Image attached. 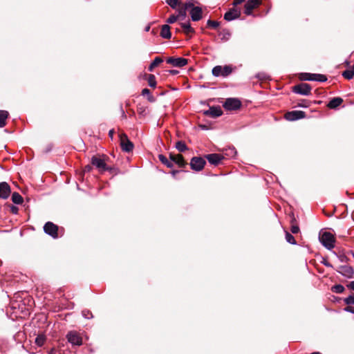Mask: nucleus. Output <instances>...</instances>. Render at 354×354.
Returning <instances> with one entry per match:
<instances>
[{
  "label": "nucleus",
  "instance_id": "nucleus-1",
  "mask_svg": "<svg viewBox=\"0 0 354 354\" xmlns=\"http://www.w3.org/2000/svg\"><path fill=\"white\" fill-rule=\"evenodd\" d=\"M319 241L328 250H331L335 246V238L333 235L328 232H324L319 234Z\"/></svg>",
  "mask_w": 354,
  "mask_h": 354
},
{
  "label": "nucleus",
  "instance_id": "nucleus-2",
  "mask_svg": "<svg viewBox=\"0 0 354 354\" xmlns=\"http://www.w3.org/2000/svg\"><path fill=\"white\" fill-rule=\"evenodd\" d=\"M300 78L304 81H317L320 82H324L327 80L324 75L309 73H301Z\"/></svg>",
  "mask_w": 354,
  "mask_h": 354
},
{
  "label": "nucleus",
  "instance_id": "nucleus-3",
  "mask_svg": "<svg viewBox=\"0 0 354 354\" xmlns=\"http://www.w3.org/2000/svg\"><path fill=\"white\" fill-rule=\"evenodd\" d=\"M44 231L46 234L50 236L53 239L58 238L59 227L53 222L48 221L44 225Z\"/></svg>",
  "mask_w": 354,
  "mask_h": 354
},
{
  "label": "nucleus",
  "instance_id": "nucleus-4",
  "mask_svg": "<svg viewBox=\"0 0 354 354\" xmlns=\"http://www.w3.org/2000/svg\"><path fill=\"white\" fill-rule=\"evenodd\" d=\"M232 70V68L230 66H216L212 68V75L215 77H227L231 73Z\"/></svg>",
  "mask_w": 354,
  "mask_h": 354
},
{
  "label": "nucleus",
  "instance_id": "nucleus-5",
  "mask_svg": "<svg viewBox=\"0 0 354 354\" xmlns=\"http://www.w3.org/2000/svg\"><path fill=\"white\" fill-rule=\"evenodd\" d=\"M223 106L227 111H236L241 106V102L237 98H227Z\"/></svg>",
  "mask_w": 354,
  "mask_h": 354
},
{
  "label": "nucleus",
  "instance_id": "nucleus-6",
  "mask_svg": "<svg viewBox=\"0 0 354 354\" xmlns=\"http://www.w3.org/2000/svg\"><path fill=\"white\" fill-rule=\"evenodd\" d=\"M120 146L122 149L125 152H131L133 149V144L129 140L125 133L120 135Z\"/></svg>",
  "mask_w": 354,
  "mask_h": 354
},
{
  "label": "nucleus",
  "instance_id": "nucleus-7",
  "mask_svg": "<svg viewBox=\"0 0 354 354\" xmlns=\"http://www.w3.org/2000/svg\"><path fill=\"white\" fill-rule=\"evenodd\" d=\"M292 91L302 95H309L311 91V86L307 83H301L295 85L292 88Z\"/></svg>",
  "mask_w": 354,
  "mask_h": 354
},
{
  "label": "nucleus",
  "instance_id": "nucleus-8",
  "mask_svg": "<svg viewBox=\"0 0 354 354\" xmlns=\"http://www.w3.org/2000/svg\"><path fill=\"white\" fill-rule=\"evenodd\" d=\"M205 164L206 162L205 159L201 157H193L190 161V167L192 169L196 171H201L204 168Z\"/></svg>",
  "mask_w": 354,
  "mask_h": 354
},
{
  "label": "nucleus",
  "instance_id": "nucleus-9",
  "mask_svg": "<svg viewBox=\"0 0 354 354\" xmlns=\"http://www.w3.org/2000/svg\"><path fill=\"white\" fill-rule=\"evenodd\" d=\"M68 342L72 345L80 346L82 344V339L76 331H70L66 335Z\"/></svg>",
  "mask_w": 354,
  "mask_h": 354
},
{
  "label": "nucleus",
  "instance_id": "nucleus-10",
  "mask_svg": "<svg viewBox=\"0 0 354 354\" xmlns=\"http://www.w3.org/2000/svg\"><path fill=\"white\" fill-rule=\"evenodd\" d=\"M306 117L305 112L302 111H292L285 114V118L288 121H295Z\"/></svg>",
  "mask_w": 354,
  "mask_h": 354
},
{
  "label": "nucleus",
  "instance_id": "nucleus-11",
  "mask_svg": "<svg viewBox=\"0 0 354 354\" xmlns=\"http://www.w3.org/2000/svg\"><path fill=\"white\" fill-rule=\"evenodd\" d=\"M167 62L174 67H183L187 64V59L183 57H169Z\"/></svg>",
  "mask_w": 354,
  "mask_h": 354
},
{
  "label": "nucleus",
  "instance_id": "nucleus-12",
  "mask_svg": "<svg viewBox=\"0 0 354 354\" xmlns=\"http://www.w3.org/2000/svg\"><path fill=\"white\" fill-rule=\"evenodd\" d=\"M205 157L211 165L214 166H217L224 159V155L219 153H210Z\"/></svg>",
  "mask_w": 354,
  "mask_h": 354
},
{
  "label": "nucleus",
  "instance_id": "nucleus-13",
  "mask_svg": "<svg viewBox=\"0 0 354 354\" xmlns=\"http://www.w3.org/2000/svg\"><path fill=\"white\" fill-rule=\"evenodd\" d=\"M11 193V188L6 182L0 183V198L7 199Z\"/></svg>",
  "mask_w": 354,
  "mask_h": 354
},
{
  "label": "nucleus",
  "instance_id": "nucleus-14",
  "mask_svg": "<svg viewBox=\"0 0 354 354\" xmlns=\"http://www.w3.org/2000/svg\"><path fill=\"white\" fill-rule=\"evenodd\" d=\"M241 15V11L235 8L230 9L224 15V19L227 21L238 19Z\"/></svg>",
  "mask_w": 354,
  "mask_h": 354
},
{
  "label": "nucleus",
  "instance_id": "nucleus-15",
  "mask_svg": "<svg viewBox=\"0 0 354 354\" xmlns=\"http://www.w3.org/2000/svg\"><path fill=\"white\" fill-rule=\"evenodd\" d=\"M261 3V0H248L244 6V13L247 15H251L253 9Z\"/></svg>",
  "mask_w": 354,
  "mask_h": 354
},
{
  "label": "nucleus",
  "instance_id": "nucleus-16",
  "mask_svg": "<svg viewBox=\"0 0 354 354\" xmlns=\"http://www.w3.org/2000/svg\"><path fill=\"white\" fill-rule=\"evenodd\" d=\"M91 163L93 166H95L101 171L108 170V167L106 166V164L105 163L104 160L102 158L93 156L91 158Z\"/></svg>",
  "mask_w": 354,
  "mask_h": 354
},
{
  "label": "nucleus",
  "instance_id": "nucleus-17",
  "mask_svg": "<svg viewBox=\"0 0 354 354\" xmlns=\"http://www.w3.org/2000/svg\"><path fill=\"white\" fill-rule=\"evenodd\" d=\"M336 270L347 278H352L354 274V270L349 266H340Z\"/></svg>",
  "mask_w": 354,
  "mask_h": 354
},
{
  "label": "nucleus",
  "instance_id": "nucleus-18",
  "mask_svg": "<svg viewBox=\"0 0 354 354\" xmlns=\"http://www.w3.org/2000/svg\"><path fill=\"white\" fill-rule=\"evenodd\" d=\"M191 10L189 14L191 15L192 20L194 21H198L202 18V9L198 6H191Z\"/></svg>",
  "mask_w": 354,
  "mask_h": 354
},
{
  "label": "nucleus",
  "instance_id": "nucleus-19",
  "mask_svg": "<svg viewBox=\"0 0 354 354\" xmlns=\"http://www.w3.org/2000/svg\"><path fill=\"white\" fill-rule=\"evenodd\" d=\"M204 115L211 116L212 118H217L223 114V111L220 106H212L208 110L203 112Z\"/></svg>",
  "mask_w": 354,
  "mask_h": 354
},
{
  "label": "nucleus",
  "instance_id": "nucleus-20",
  "mask_svg": "<svg viewBox=\"0 0 354 354\" xmlns=\"http://www.w3.org/2000/svg\"><path fill=\"white\" fill-rule=\"evenodd\" d=\"M169 158L171 161V162H174L176 163V165H178L179 167H184L187 163L185 161L182 155L180 154H172V153H170L169 155Z\"/></svg>",
  "mask_w": 354,
  "mask_h": 354
},
{
  "label": "nucleus",
  "instance_id": "nucleus-21",
  "mask_svg": "<svg viewBox=\"0 0 354 354\" xmlns=\"http://www.w3.org/2000/svg\"><path fill=\"white\" fill-rule=\"evenodd\" d=\"M343 102V99L339 97H333L327 104L329 109H334L340 106Z\"/></svg>",
  "mask_w": 354,
  "mask_h": 354
},
{
  "label": "nucleus",
  "instance_id": "nucleus-22",
  "mask_svg": "<svg viewBox=\"0 0 354 354\" xmlns=\"http://www.w3.org/2000/svg\"><path fill=\"white\" fill-rule=\"evenodd\" d=\"M160 36L164 39H170L171 37V33L170 31V27L167 24H165L162 26L160 30Z\"/></svg>",
  "mask_w": 354,
  "mask_h": 354
},
{
  "label": "nucleus",
  "instance_id": "nucleus-23",
  "mask_svg": "<svg viewBox=\"0 0 354 354\" xmlns=\"http://www.w3.org/2000/svg\"><path fill=\"white\" fill-rule=\"evenodd\" d=\"M191 6H193V3L191 2H187L185 3L184 6L178 10V17H182L183 18L186 16V10L189 9Z\"/></svg>",
  "mask_w": 354,
  "mask_h": 354
},
{
  "label": "nucleus",
  "instance_id": "nucleus-24",
  "mask_svg": "<svg viewBox=\"0 0 354 354\" xmlns=\"http://www.w3.org/2000/svg\"><path fill=\"white\" fill-rule=\"evenodd\" d=\"M8 112L4 110H0V128H2L6 124V119L8 117Z\"/></svg>",
  "mask_w": 354,
  "mask_h": 354
},
{
  "label": "nucleus",
  "instance_id": "nucleus-25",
  "mask_svg": "<svg viewBox=\"0 0 354 354\" xmlns=\"http://www.w3.org/2000/svg\"><path fill=\"white\" fill-rule=\"evenodd\" d=\"M12 201L17 205H20L23 203L24 199L22 196L17 192H14L12 194Z\"/></svg>",
  "mask_w": 354,
  "mask_h": 354
},
{
  "label": "nucleus",
  "instance_id": "nucleus-26",
  "mask_svg": "<svg viewBox=\"0 0 354 354\" xmlns=\"http://www.w3.org/2000/svg\"><path fill=\"white\" fill-rule=\"evenodd\" d=\"M158 158H159V160L162 163L164 164L165 165H166L167 167L169 168H171L173 167V163L171 162V160H169L166 156H165L164 155L162 154H159L158 155Z\"/></svg>",
  "mask_w": 354,
  "mask_h": 354
},
{
  "label": "nucleus",
  "instance_id": "nucleus-27",
  "mask_svg": "<svg viewBox=\"0 0 354 354\" xmlns=\"http://www.w3.org/2000/svg\"><path fill=\"white\" fill-rule=\"evenodd\" d=\"M163 62V59L160 57H156L153 61L150 64L148 70L149 71H153V68L156 67L158 64L162 63Z\"/></svg>",
  "mask_w": 354,
  "mask_h": 354
},
{
  "label": "nucleus",
  "instance_id": "nucleus-28",
  "mask_svg": "<svg viewBox=\"0 0 354 354\" xmlns=\"http://www.w3.org/2000/svg\"><path fill=\"white\" fill-rule=\"evenodd\" d=\"M236 153V149L234 147H231L225 149L224 155L228 158H234Z\"/></svg>",
  "mask_w": 354,
  "mask_h": 354
},
{
  "label": "nucleus",
  "instance_id": "nucleus-29",
  "mask_svg": "<svg viewBox=\"0 0 354 354\" xmlns=\"http://www.w3.org/2000/svg\"><path fill=\"white\" fill-rule=\"evenodd\" d=\"M176 148L180 152H184V151H185L186 150L188 149V148H187L186 144L185 143V142L181 141V140L178 141L176 143Z\"/></svg>",
  "mask_w": 354,
  "mask_h": 354
},
{
  "label": "nucleus",
  "instance_id": "nucleus-30",
  "mask_svg": "<svg viewBox=\"0 0 354 354\" xmlns=\"http://www.w3.org/2000/svg\"><path fill=\"white\" fill-rule=\"evenodd\" d=\"M181 27L183 29V31L186 35L192 33L194 31V29L191 27V25L189 22L181 24Z\"/></svg>",
  "mask_w": 354,
  "mask_h": 354
},
{
  "label": "nucleus",
  "instance_id": "nucleus-31",
  "mask_svg": "<svg viewBox=\"0 0 354 354\" xmlns=\"http://www.w3.org/2000/svg\"><path fill=\"white\" fill-rule=\"evenodd\" d=\"M342 76L347 80H351L354 76V72L351 68L347 69L342 73Z\"/></svg>",
  "mask_w": 354,
  "mask_h": 354
},
{
  "label": "nucleus",
  "instance_id": "nucleus-32",
  "mask_svg": "<svg viewBox=\"0 0 354 354\" xmlns=\"http://www.w3.org/2000/svg\"><path fill=\"white\" fill-rule=\"evenodd\" d=\"M344 290V287L341 284H336L332 287V291L338 294L342 293Z\"/></svg>",
  "mask_w": 354,
  "mask_h": 354
},
{
  "label": "nucleus",
  "instance_id": "nucleus-33",
  "mask_svg": "<svg viewBox=\"0 0 354 354\" xmlns=\"http://www.w3.org/2000/svg\"><path fill=\"white\" fill-rule=\"evenodd\" d=\"M46 341V337L44 335H39L35 338V343L37 346H41L44 345V342Z\"/></svg>",
  "mask_w": 354,
  "mask_h": 354
},
{
  "label": "nucleus",
  "instance_id": "nucleus-34",
  "mask_svg": "<svg viewBox=\"0 0 354 354\" xmlns=\"http://www.w3.org/2000/svg\"><path fill=\"white\" fill-rule=\"evenodd\" d=\"M147 81L149 86L152 88H155L156 86V80L153 75H149Z\"/></svg>",
  "mask_w": 354,
  "mask_h": 354
},
{
  "label": "nucleus",
  "instance_id": "nucleus-35",
  "mask_svg": "<svg viewBox=\"0 0 354 354\" xmlns=\"http://www.w3.org/2000/svg\"><path fill=\"white\" fill-rule=\"evenodd\" d=\"M286 240L288 243L292 245H295L297 243L295 237L288 232H286Z\"/></svg>",
  "mask_w": 354,
  "mask_h": 354
},
{
  "label": "nucleus",
  "instance_id": "nucleus-36",
  "mask_svg": "<svg viewBox=\"0 0 354 354\" xmlns=\"http://www.w3.org/2000/svg\"><path fill=\"white\" fill-rule=\"evenodd\" d=\"M255 77L259 79V80H267L270 78V76L264 73V72H260V73H258Z\"/></svg>",
  "mask_w": 354,
  "mask_h": 354
},
{
  "label": "nucleus",
  "instance_id": "nucleus-37",
  "mask_svg": "<svg viewBox=\"0 0 354 354\" xmlns=\"http://www.w3.org/2000/svg\"><path fill=\"white\" fill-rule=\"evenodd\" d=\"M207 24L209 27L216 29L218 27L219 23L216 21H212L211 19H209L207 22Z\"/></svg>",
  "mask_w": 354,
  "mask_h": 354
},
{
  "label": "nucleus",
  "instance_id": "nucleus-38",
  "mask_svg": "<svg viewBox=\"0 0 354 354\" xmlns=\"http://www.w3.org/2000/svg\"><path fill=\"white\" fill-rule=\"evenodd\" d=\"M344 302L347 305H354V294L350 295L344 299Z\"/></svg>",
  "mask_w": 354,
  "mask_h": 354
},
{
  "label": "nucleus",
  "instance_id": "nucleus-39",
  "mask_svg": "<svg viewBox=\"0 0 354 354\" xmlns=\"http://www.w3.org/2000/svg\"><path fill=\"white\" fill-rule=\"evenodd\" d=\"M142 95H147L149 97V101H153V96L151 95V92L149 91V89L148 88H144L142 91Z\"/></svg>",
  "mask_w": 354,
  "mask_h": 354
},
{
  "label": "nucleus",
  "instance_id": "nucleus-40",
  "mask_svg": "<svg viewBox=\"0 0 354 354\" xmlns=\"http://www.w3.org/2000/svg\"><path fill=\"white\" fill-rule=\"evenodd\" d=\"M82 315L86 319L93 318L92 313L89 310H83L82 312Z\"/></svg>",
  "mask_w": 354,
  "mask_h": 354
},
{
  "label": "nucleus",
  "instance_id": "nucleus-41",
  "mask_svg": "<svg viewBox=\"0 0 354 354\" xmlns=\"http://www.w3.org/2000/svg\"><path fill=\"white\" fill-rule=\"evenodd\" d=\"M298 106L307 108L310 106V102L306 100H301L300 102L297 104Z\"/></svg>",
  "mask_w": 354,
  "mask_h": 354
},
{
  "label": "nucleus",
  "instance_id": "nucleus-42",
  "mask_svg": "<svg viewBox=\"0 0 354 354\" xmlns=\"http://www.w3.org/2000/svg\"><path fill=\"white\" fill-rule=\"evenodd\" d=\"M167 3L172 8H175L179 4V0H167Z\"/></svg>",
  "mask_w": 354,
  "mask_h": 354
},
{
  "label": "nucleus",
  "instance_id": "nucleus-43",
  "mask_svg": "<svg viewBox=\"0 0 354 354\" xmlns=\"http://www.w3.org/2000/svg\"><path fill=\"white\" fill-rule=\"evenodd\" d=\"M178 19V16H175V15H171L167 19V22L168 24H174V22L176 21Z\"/></svg>",
  "mask_w": 354,
  "mask_h": 354
},
{
  "label": "nucleus",
  "instance_id": "nucleus-44",
  "mask_svg": "<svg viewBox=\"0 0 354 354\" xmlns=\"http://www.w3.org/2000/svg\"><path fill=\"white\" fill-rule=\"evenodd\" d=\"M290 231L292 234H297L299 232V227L298 225L292 224L290 228Z\"/></svg>",
  "mask_w": 354,
  "mask_h": 354
},
{
  "label": "nucleus",
  "instance_id": "nucleus-45",
  "mask_svg": "<svg viewBox=\"0 0 354 354\" xmlns=\"http://www.w3.org/2000/svg\"><path fill=\"white\" fill-rule=\"evenodd\" d=\"M337 257H338L339 260L342 263L346 262L348 261L347 257L343 254L337 255Z\"/></svg>",
  "mask_w": 354,
  "mask_h": 354
},
{
  "label": "nucleus",
  "instance_id": "nucleus-46",
  "mask_svg": "<svg viewBox=\"0 0 354 354\" xmlns=\"http://www.w3.org/2000/svg\"><path fill=\"white\" fill-rule=\"evenodd\" d=\"M18 211H19V209L17 207L12 205H10V212L14 214H17L18 213Z\"/></svg>",
  "mask_w": 354,
  "mask_h": 354
},
{
  "label": "nucleus",
  "instance_id": "nucleus-47",
  "mask_svg": "<svg viewBox=\"0 0 354 354\" xmlns=\"http://www.w3.org/2000/svg\"><path fill=\"white\" fill-rule=\"evenodd\" d=\"M346 311L353 313L354 314V307L347 306L344 309Z\"/></svg>",
  "mask_w": 354,
  "mask_h": 354
},
{
  "label": "nucleus",
  "instance_id": "nucleus-48",
  "mask_svg": "<svg viewBox=\"0 0 354 354\" xmlns=\"http://www.w3.org/2000/svg\"><path fill=\"white\" fill-rule=\"evenodd\" d=\"M347 287L352 290H354V281H351L348 285H347Z\"/></svg>",
  "mask_w": 354,
  "mask_h": 354
},
{
  "label": "nucleus",
  "instance_id": "nucleus-49",
  "mask_svg": "<svg viewBox=\"0 0 354 354\" xmlns=\"http://www.w3.org/2000/svg\"><path fill=\"white\" fill-rule=\"evenodd\" d=\"M322 263L326 266V267H328V268H332V265L327 261L324 260L322 261Z\"/></svg>",
  "mask_w": 354,
  "mask_h": 354
},
{
  "label": "nucleus",
  "instance_id": "nucleus-50",
  "mask_svg": "<svg viewBox=\"0 0 354 354\" xmlns=\"http://www.w3.org/2000/svg\"><path fill=\"white\" fill-rule=\"evenodd\" d=\"M244 0H234V3H233V5L234 6H237V5H239L241 4Z\"/></svg>",
  "mask_w": 354,
  "mask_h": 354
},
{
  "label": "nucleus",
  "instance_id": "nucleus-51",
  "mask_svg": "<svg viewBox=\"0 0 354 354\" xmlns=\"http://www.w3.org/2000/svg\"><path fill=\"white\" fill-rule=\"evenodd\" d=\"M113 134H114V130H113V129H111V130L109 131V136L111 138H113Z\"/></svg>",
  "mask_w": 354,
  "mask_h": 354
},
{
  "label": "nucleus",
  "instance_id": "nucleus-52",
  "mask_svg": "<svg viewBox=\"0 0 354 354\" xmlns=\"http://www.w3.org/2000/svg\"><path fill=\"white\" fill-rule=\"evenodd\" d=\"M178 172H179V171H178V170H173V171L171 172V174H172V176H173L174 177H175V176H176V174H178Z\"/></svg>",
  "mask_w": 354,
  "mask_h": 354
},
{
  "label": "nucleus",
  "instance_id": "nucleus-53",
  "mask_svg": "<svg viewBox=\"0 0 354 354\" xmlns=\"http://www.w3.org/2000/svg\"><path fill=\"white\" fill-rule=\"evenodd\" d=\"M48 354H56V351L55 349L54 348H52L50 352L48 353Z\"/></svg>",
  "mask_w": 354,
  "mask_h": 354
},
{
  "label": "nucleus",
  "instance_id": "nucleus-54",
  "mask_svg": "<svg viewBox=\"0 0 354 354\" xmlns=\"http://www.w3.org/2000/svg\"><path fill=\"white\" fill-rule=\"evenodd\" d=\"M170 73H171V74H173V75H176V74H177L178 72L177 71H176V70H171V71H170Z\"/></svg>",
  "mask_w": 354,
  "mask_h": 354
},
{
  "label": "nucleus",
  "instance_id": "nucleus-55",
  "mask_svg": "<svg viewBox=\"0 0 354 354\" xmlns=\"http://www.w3.org/2000/svg\"><path fill=\"white\" fill-rule=\"evenodd\" d=\"M225 35H227V39L230 36V33L229 32H227Z\"/></svg>",
  "mask_w": 354,
  "mask_h": 354
},
{
  "label": "nucleus",
  "instance_id": "nucleus-56",
  "mask_svg": "<svg viewBox=\"0 0 354 354\" xmlns=\"http://www.w3.org/2000/svg\"><path fill=\"white\" fill-rule=\"evenodd\" d=\"M149 29H150V26H147V27L145 28V31H149Z\"/></svg>",
  "mask_w": 354,
  "mask_h": 354
},
{
  "label": "nucleus",
  "instance_id": "nucleus-57",
  "mask_svg": "<svg viewBox=\"0 0 354 354\" xmlns=\"http://www.w3.org/2000/svg\"><path fill=\"white\" fill-rule=\"evenodd\" d=\"M122 117L126 118L124 111L123 110H122Z\"/></svg>",
  "mask_w": 354,
  "mask_h": 354
},
{
  "label": "nucleus",
  "instance_id": "nucleus-58",
  "mask_svg": "<svg viewBox=\"0 0 354 354\" xmlns=\"http://www.w3.org/2000/svg\"><path fill=\"white\" fill-rule=\"evenodd\" d=\"M310 354H322V353H319V352H313V353H310Z\"/></svg>",
  "mask_w": 354,
  "mask_h": 354
},
{
  "label": "nucleus",
  "instance_id": "nucleus-59",
  "mask_svg": "<svg viewBox=\"0 0 354 354\" xmlns=\"http://www.w3.org/2000/svg\"><path fill=\"white\" fill-rule=\"evenodd\" d=\"M86 169L87 170H89V169H91V166H89V165L86 166Z\"/></svg>",
  "mask_w": 354,
  "mask_h": 354
},
{
  "label": "nucleus",
  "instance_id": "nucleus-60",
  "mask_svg": "<svg viewBox=\"0 0 354 354\" xmlns=\"http://www.w3.org/2000/svg\"><path fill=\"white\" fill-rule=\"evenodd\" d=\"M354 72V64L353 65L352 68H351Z\"/></svg>",
  "mask_w": 354,
  "mask_h": 354
},
{
  "label": "nucleus",
  "instance_id": "nucleus-61",
  "mask_svg": "<svg viewBox=\"0 0 354 354\" xmlns=\"http://www.w3.org/2000/svg\"><path fill=\"white\" fill-rule=\"evenodd\" d=\"M295 220V218H292L291 223H292Z\"/></svg>",
  "mask_w": 354,
  "mask_h": 354
},
{
  "label": "nucleus",
  "instance_id": "nucleus-62",
  "mask_svg": "<svg viewBox=\"0 0 354 354\" xmlns=\"http://www.w3.org/2000/svg\"><path fill=\"white\" fill-rule=\"evenodd\" d=\"M353 257H354V252H351Z\"/></svg>",
  "mask_w": 354,
  "mask_h": 354
}]
</instances>
